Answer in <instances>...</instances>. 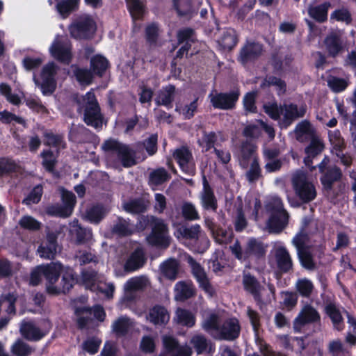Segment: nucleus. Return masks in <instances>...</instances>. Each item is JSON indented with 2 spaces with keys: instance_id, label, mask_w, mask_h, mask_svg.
I'll list each match as a JSON object with an SVG mask.
<instances>
[{
  "instance_id": "423d86ee",
  "label": "nucleus",
  "mask_w": 356,
  "mask_h": 356,
  "mask_svg": "<svg viewBox=\"0 0 356 356\" xmlns=\"http://www.w3.org/2000/svg\"><path fill=\"white\" fill-rule=\"evenodd\" d=\"M102 148L105 152H115L124 168H130L136 164L135 160L136 152L128 145L110 138L104 141Z\"/></svg>"
},
{
  "instance_id": "f3484780",
  "label": "nucleus",
  "mask_w": 356,
  "mask_h": 356,
  "mask_svg": "<svg viewBox=\"0 0 356 356\" xmlns=\"http://www.w3.org/2000/svg\"><path fill=\"white\" fill-rule=\"evenodd\" d=\"M241 325L236 318L226 320L218 330L219 339L226 341H234L240 335Z\"/></svg>"
},
{
  "instance_id": "ddd939ff",
  "label": "nucleus",
  "mask_w": 356,
  "mask_h": 356,
  "mask_svg": "<svg viewBox=\"0 0 356 356\" xmlns=\"http://www.w3.org/2000/svg\"><path fill=\"white\" fill-rule=\"evenodd\" d=\"M163 350L169 356H191V350L188 346L179 344L177 338L171 335H164L162 337Z\"/></svg>"
},
{
  "instance_id": "69168bd1",
  "label": "nucleus",
  "mask_w": 356,
  "mask_h": 356,
  "mask_svg": "<svg viewBox=\"0 0 356 356\" xmlns=\"http://www.w3.org/2000/svg\"><path fill=\"white\" fill-rule=\"evenodd\" d=\"M19 226L27 230L37 231L41 227V222L31 216H24L19 221Z\"/></svg>"
},
{
  "instance_id": "6ab92c4d",
  "label": "nucleus",
  "mask_w": 356,
  "mask_h": 356,
  "mask_svg": "<svg viewBox=\"0 0 356 356\" xmlns=\"http://www.w3.org/2000/svg\"><path fill=\"white\" fill-rule=\"evenodd\" d=\"M57 235L54 232H49L47 234L46 241L41 243L38 252L40 257L48 259H54L57 253Z\"/></svg>"
},
{
  "instance_id": "c9c22d12",
  "label": "nucleus",
  "mask_w": 356,
  "mask_h": 356,
  "mask_svg": "<svg viewBox=\"0 0 356 356\" xmlns=\"http://www.w3.org/2000/svg\"><path fill=\"white\" fill-rule=\"evenodd\" d=\"M112 232L113 234L120 237L129 236L134 233V228L130 222V220L118 217L117 221L113 225Z\"/></svg>"
},
{
  "instance_id": "e433bc0d",
  "label": "nucleus",
  "mask_w": 356,
  "mask_h": 356,
  "mask_svg": "<svg viewBox=\"0 0 356 356\" xmlns=\"http://www.w3.org/2000/svg\"><path fill=\"white\" fill-rule=\"evenodd\" d=\"M320 321L318 312L312 306H307L301 314L296 319L295 327L297 324L304 325L308 323H316Z\"/></svg>"
},
{
  "instance_id": "5fc2aeb1",
  "label": "nucleus",
  "mask_w": 356,
  "mask_h": 356,
  "mask_svg": "<svg viewBox=\"0 0 356 356\" xmlns=\"http://www.w3.org/2000/svg\"><path fill=\"white\" fill-rule=\"evenodd\" d=\"M24 102L26 106L34 113L49 114L48 109L38 97H26L24 98Z\"/></svg>"
},
{
  "instance_id": "1a4fd4ad",
  "label": "nucleus",
  "mask_w": 356,
  "mask_h": 356,
  "mask_svg": "<svg viewBox=\"0 0 356 356\" xmlns=\"http://www.w3.org/2000/svg\"><path fill=\"white\" fill-rule=\"evenodd\" d=\"M323 44L327 56L335 58L342 54L346 47V42L341 31L330 32L323 40Z\"/></svg>"
},
{
  "instance_id": "a211bd4d",
  "label": "nucleus",
  "mask_w": 356,
  "mask_h": 356,
  "mask_svg": "<svg viewBox=\"0 0 356 356\" xmlns=\"http://www.w3.org/2000/svg\"><path fill=\"white\" fill-rule=\"evenodd\" d=\"M202 191L201 193V204L204 210L216 212L218 209V201L214 191L210 186L205 175L202 176Z\"/></svg>"
},
{
  "instance_id": "412c9836",
  "label": "nucleus",
  "mask_w": 356,
  "mask_h": 356,
  "mask_svg": "<svg viewBox=\"0 0 356 356\" xmlns=\"http://www.w3.org/2000/svg\"><path fill=\"white\" fill-rule=\"evenodd\" d=\"M104 116L101 113L100 106H85L83 121L90 127L99 131L102 129Z\"/></svg>"
},
{
  "instance_id": "603ef678",
  "label": "nucleus",
  "mask_w": 356,
  "mask_h": 356,
  "mask_svg": "<svg viewBox=\"0 0 356 356\" xmlns=\"http://www.w3.org/2000/svg\"><path fill=\"white\" fill-rule=\"evenodd\" d=\"M218 140V136L214 131L207 132L204 131L202 132V137L201 140H198L200 146L202 147L203 152L210 151L211 149L216 148L215 145Z\"/></svg>"
},
{
  "instance_id": "2eb2a0df",
  "label": "nucleus",
  "mask_w": 356,
  "mask_h": 356,
  "mask_svg": "<svg viewBox=\"0 0 356 356\" xmlns=\"http://www.w3.org/2000/svg\"><path fill=\"white\" fill-rule=\"evenodd\" d=\"M320 181L323 190L330 193L336 182L340 181L343 177V173L339 167L336 165H328L325 171L321 173Z\"/></svg>"
},
{
  "instance_id": "de8ad7c7",
  "label": "nucleus",
  "mask_w": 356,
  "mask_h": 356,
  "mask_svg": "<svg viewBox=\"0 0 356 356\" xmlns=\"http://www.w3.org/2000/svg\"><path fill=\"white\" fill-rule=\"evenodd\" d=\"M220 327V316L216 313L209 314L202 321V329L209 334H212L213 332H218Z\"/></svg>"
},
{
  "instance_id": "a878e982",
  "label": "nucleus",
  "mask_w": 356,
  "mask_h": 356,
  "mask_svg": "<svg viewBox=\"0 0 356 356\" xmlns=\"http://www.w3.org/2000/svg\"><path fill=\"white\" fill-rule=\"evenodd\" d=\"M176 88L174 85L169 84L163 87L159 92L155 102L158 106H164L168 109L172 108V102L175 100Z\"/></svg>"
},
{
  "instance_id": "f257e3e1",
  "label": "nucleus",
  "mask_w": 356,
  "mask_h": 356,
  "mask_svg": "<svg viewBox=\"0 0 356 356\" xmlns=\"http://www.w3.org/2000/svg\"><path fill=\"white\" fill-rule=\"evenodd\" d=\"M140 223L145 228L151 227V232L147 236V243L154 247L166 249L170 244L168 227L163 220L154 216H142Z\"/></svg>"
},
{
  "instance_id": "c85d7f7f",
  "label": "nucleus",
  "mask_w": 356,
  "mask_h": 356,
  "mask_svg": "<svg viewBox=\"0 0 356 356\" xmlns=\"http://www.w3.org/2000/svg\"><path fill=\"white\" fill-rule=\"evenodd\" d=\"M21 332L26 339L31 341H38L47 334L31 323H24L21 327Z\"/></svg>"
},
{
  "instance_id": "bb28decb",
  "label": "nucleus",
  "mask_w": 356,
  "mask_h": 356,
  "mask_svg": "<svg viewBox=\"0 0 356 356\" xmlns=\"http://www.w3.org/2000/svg\"><path fill=\"white\" fill-rule=\"evenodd\" d=\"M257 147L250 142H243L241 145L239 154V163L242 168H247L251 159L258 156Z\"/></svg>"
},
{
  "instance_id": "0e129e2a",
  "label": "nucleus",
  "mask_w": 356,
  "mask_h": 356,
  "mask_svg": "<svg viewBox=\"0 0 356 356\" xmlns=\"http://www.w3.org/2000/svg\"><path fill=\"white\" fill-rule=\"evenodd\" d=\"M41 156L43 159L42 165L44 168L49 172H53L57 162L53 152L50 149L43 150Z\"/></svg>"
},
{
  "instance_id": "774afa93",
  "label": "nucleus",
  "mask_w": 356,
  "mask_h": 356,
  "mask_svg": "<svg viewBox=\"0 0 356 356\" xmlns=\"http://www.w3.org/2000/svg\"><path fill=\"white\" fill-rule=\"evenodd\" d=\"M42 193V185L38 184L33 188L26 197L24 198L23 203L26 204H38L41 200Z\"/></svg>"
},
{
  "instance_id": "13d9d810",
  "label": "nucleus",
  "mask_w": 356,
  "mask_h": 356,
  "mask_svg": "<svg viewBox=\"0 0 356 356\" xmlns=\"http://www.w3.org/2000/svg\"><path fill=\"white\" fill-rule=\"evenodd\" d=\"M297 253L300 264L303 268L307 270H314L316 268L313 256L309 248L297 251Z\"/></svg>"
},
{
  "instance_id": "3c124183",
  "label": "nucleus",
  "mask_w": 356,
  "mask_h": 356,
  "mask_svg": "<svg viewBox=\"0 0 356 356\" xmlns=\"http://www.w3.org/2000/svg\"><path fill=\"white\" fill-rule=\"evenodd\" d=\"M177 323L179 325L187 327H192L195 325L196 318L195 315L189 310L179 308L177 310Z\"/></svg>"
},
{
  "instance_id": "20e7f679",
  "label": "nucleus",
  "mask_w": 356,
  "mask_h": 356,
  "mask_svg": "<svg viewBox=\"0 0 356 356\" xmlns=\"http://www.w3.org/2000/svg\"><path fill=\"white\" fill-rule=\"evenodd\" d=\"M68 30L72 38L88 40L93 38L97 25L90 16L81 15L69 25Z\"/></svg>"
},
{
  "instance_id": "58836bf2",
  "label": "nucleus",
  "mask_w": 356,
  "mask_h": 356,
  "mask_svg": "<svg viewBox=\"0 0 356 356\" xmlns=\"http://www.w3.org/2000/svg\"><path fill=\"white\" fill-rule=\"evenodd\" d=\"M106 210L100 204L92 205L86 210V218L91 223L99 224L106 216Z\"/></svg>"
},
{
  "instance_id": "c756f323",
  "label": "nucleus",
  "mask_w": 356,
  "mask_h": 356,
  "mask_svg": "<svg viewBox=\"0 0 356 356\" xmlns=\"http://www.w3.org/2000/svg\"><path fill=\"white\" fill-rule=\"evenodd\" d=\"M162 275L169 280H175L179 270V263L175 258H170L161 264Z\"/></svg>"
},
{
  "instance_id": "f8f14e48",
  "label": "nucleus",
  "mask_w": 356,
  "mask_h": 356,
  "mask_svg": "<svg viewBox=\"0 0 356 356\" xmlns=\"http://www.w3.org/2000/svg\"><path fill=\"white\" fill-rule=\"evenodd\" d=\"M173 157L178 163L180 169L188 175L195 173V164L191 151L186 146H181L175 149Z\"/></svg>"
},
{
  "instance_id": "7ed1b4c3",
  "label": "nucleus",
  "mask_w": 356,
  "mask_h": 356,
  "mask_svg": "<svg viewBox=\"0 0 356 356\" xmlns=\"http://www.w3.org/2000/svg\"><path fill=\"white\" fill-rule=\"evenodd\" d=\"M268 245L258 238H250L243 249L238 241L230 247L232 253L240 261L250 259H261L266 256Z\"/></svg>"
},
{
  "instance_id": "4d7b16f0",
  "label": "nucleus",
  "mask_w": 356,
  "mask_h": 356,
  "mask_svg": "<svg viewBox=\"0 0 356 356\" xmlns=\"http://www.w3.org/2000/svg\"><path fill=\"white\" fill-rule=\"evenodd\" d=\"M327 83L332 91L336 93L344 91L348 86V81L346 79L332 75L327 77Z\"/></svg>"
},
{
  "instance_id": "473e14b6",
  "label": "nucleus",
  "mask_w": 356,
  "mask_h": 356,
  "mask_svg": "<svg viewBox=\"0 0 356 356\" xmlns=\"http://www.w3.org/2000/svg\"><path fill=\"white\" fill-rule=\"evenodd\" d=\"M296 139L302 142L305 139H310L316 136L315 129L313 128L311 122L305 120L299 122L295 129Z\"/></svg>"
},
{
  "instance_id": "e2e57ef3",
  "label": "nucleus",
  "mask_w": 356,
  "mask_h": 356,
  "mask_svg": "<svg viewBox=\"0 0 356 356\" xmlns=\"http://www.w3.org/2000/svg\"><path fill=\"white\" fill-rule=\"evenodd\" d=\"M310 143L305 147V152L307 155L315 157L322 152L324 145L316 136L310 138Z\"/></svg>"
},
{
  "instance_id": "f03ea898",
  "label": "nucleus",
  "mask_w": 356,
  "mask_h": 356,
  "mask_svg": "<svg viewBox=\"0 0 356 356\" xmlns=\"http://www.w3.org/2000/svg\"><path fill=\"white\" fill-rule=\"evenodd\" d=\"M266 210L270 213L267 222L269 232L280 233L286 227L289 220V214L284 209L281 198L273 197L266 204Z\"/></svg>"
},
{
  "instance_id": "bf43d9fd",
  "label": "nucleus",
  "mask_w": 356,
  "mask_h": 356,
  "mask_svg": "<svg viewBox=\"0 0 356 356\" xmlns=\"http://www.w3.org/2000/svg\"><path fill=\"white\" fill-rule=\"evenodd\" d=\"M61 199L64 209L71 216L76 205V200L75 195L67 190L63 189Z\"/></svg>"
},
{
  "instance_id": "cd10ccee",
  "label": "nucleus",
  "mask_w": 356,
  "mask_h": 356,
  "mask_svg": "<svg viewBox=\"0 0 356 356\" xmlns=\"http://www.w3.org/2000/svg\"><path fill=\"white\" fill-rule=\"evenodd\" d=\"M81 0H60L56 5V10L63 19L67 18L79 10Z\"/></svg>"
},
{
  "instance_id": "b1692460",
  "label": "nucleus",
  "mask_w": 356,
  "mask_h": 356,
  "mask_svg": "<svg viewBox=\"0 0 356 356\" xmlns=\"http://www.w3.org/2000/svg\"><path fill=\"white\" fill-rule=\"evenodd\" d=\"M49 51L51 56L62 63L68 65L72 60V54L71 48L65 46L60 41L53 42L49 48Z\"/></svg>"
},
{
  "instance_id": "ea45409f",
  "label": "nucleus",
  "mask_w": 356,
  "mask_h": 356,
  "mask_svg": "<svg viewBox=\"0 0 356 356\" xmlns=\"http://www.w3.org/2000/svg\"><path fill=\"white\" fill-rule=\"evenodd\" d=\"M127 9L134 20L143 19L146 11L145 5L140 0H125Z\"/></svg>"
},
{
  "instance_id": "09e8293b",
  "label": "nucleus",
  "mask_w": 356,
  "mask_h": 356,
  "mask_svg": "<svg viewBox=\"0 0 356 356\" xmlns=\"http://www.w3.org/2000/svg\"><path fill=\"white\" fill-rule=\"evenodd\" d=\"M35 349L22 339H17L10 347L14 356H30Z\"/></svg>"
},
{
  "instance_id": "37998d69",
  "label": "nucleus",
  "mask_w": 356,
  "mask_h": 356,
  "mask_svg": "<svg viewBox=\"0 0 356 356\" xmlns=\"http://www.w3.org/2000/svg\"><path fill=\"white\" fill-rule=\"evenodd\" d=\"M247 181L250 183H255L259 179L263 178L262 170L259 164V156H254L249 169L245 174Z\"/></svg>"
},
{
  "instance_id": "c03bdc74",
  "label": "nucleus",
  "mask_w": 356,
  "mask_h": 356,
  "mask_svg": "<svg viewBox=\"0 0 356 356\" xmlns=\"http://www.w3.org/2000/svg\"><path fill=\"white\" fill-rule=\"evenodd\" d=\"M76 316L83 314L91 315L93 314L94 317L99 321H104L106 317V312L102 306L97 305L91 308L90 307H76L74 312Z\"/></svg>"
},
{
  "instance_id": "2f4dec72",
  "label": "nucleus",
  "mask_w": 356,
  "mask_h": 356,
  "mask_svg": "<svg viewBox=\"0 0 356 356\" xmlns=\"http://www.w3.org/2000/svg\"><path fill=\"white\" fill-rule=\"evenodd\" d=\"M81 278L83 283L88 289L92 291H99L103 292V291L97 284L99 281L98 272L92 268L85 269L81 272Z\"/></svg>"
},
{
  "instance_id": "338daca9",
  "label": "nucleus",
  "mask_w": 356,
  "mask_h": 356,
  "mask_svg": "<svg viewBox=\"0 0 356 356\" xmlns=\"http://www.w3.org/2000/svg\"><path fill=\"white\" fill-rule=\"evenodd\" d=\"M76 282V278L72 272H65L63 273L61 279L60 293H67L74 286Z\"/></svg>"
},
{
  "instance_id": "39448f33",
  "label": "nucleus",
  "mask_w": 356,
  "mask_h": 356,
  "mask_svg": "<svg viewBox=\"0 0 356 356\" xmlns=\"http://www.w3.org/2000/svg\"><path fill=\"white\" fill-rule=\"evenodd\" d=\"M292 186L296 196L302 204L309 203L316 197L315 186L308 180L304 172L297 173L293 177Z\"/></svg>"
},
{
  "instance_id": "9b49d317",
  "label": "nucleus",
  "mask_w": 356,
  "mask_h": 356,
  "mask_svg": "<svg viewBox=\"0 0 356 356\" xmlns=\"http://www.w3.org/2000/svg\"><path fill=\"white\" fill-rule=\"evenodd\" d=\"M240 92L237 90H233L227 92H218L214 95L211 94V103L214 108L221 110H232L236 107V104L239 99Z\"/></svg>"
},
{
  "instance_id": "6e6d98bb",
  "label": "nucleus",
  "mask_w": 356,
  "mask_h": 356,
  "mask_svg": "<svg viewBox=\"0 0 356 356\" xmlns=\"http://www.w3.org/2000/svg\"><path fill=\"white\" fill-rule=\"evenodd\" d=\"M17 165L14 160L5 156L0 157V178L17 172Z\"/></svg>"
},
{
  "instance_id": "6e6552de",
  "label": "nucleus",
  "mask_w": 356,
  "mask_h": 356,
  "mask_svg": "<svg viewBox=\"0 0 356 356\" xmlns=\"http://www.w3.org/2000/svg\"><path fill=\"white\" fill-rule=\"evenodd\" d=\"M188 262L191 268V273L198 283L199 288L209 296L213 297L216 295V290L204 268L191 257H189Z\"/></svg>"
},
{
  "instance_id": "7c9ffc66",
  "label": "nucleus",
  "mask_w": 356,
  "mask_h": 356,
  "mask_svg": "<svg viewBox=\"0 0 356 356\" xmlns=\"http://www.w3.org/2000/svg\"><path fill=\"white\" fill-rule=\"evenodd\" d=\"M331 3L329 1L323 2L321 4L311 6L308 9L309 15L316 22L323 23L327 19V13Z\"/></svg>"
},
{
  "instance_id": "864d4df0",
  "label": "nucleus",
  "mask_w": 356,
  "mask_h": 356,
  "mask_svg": "<svg viewBox=\"0 0 356 356\" xmlns=\"http://www.w3.org/2000/svg\"><path fill=\"white\" fill-rule=\"evenodd\" d=\"M159 38V28L157 23L152 22L146 26L145 29V38L146 42L150 46H156Z\"/></svg>"
},
{
  "instance_id": "79ce46f5",
  "label": "nucleus",
  "mask_w": 356,
  "mask_h": 356,
  "mask_svg": "<svg viewBox=\"0 0 356 356\" xmlns=\"http://www.w3.org/2000/svg\"><path fill=\"white\" fill-rule=\"evenodd\" d=\"M72 137L75 143L82 144L95 143L97 136L89 129L82 126L74 131Z\"/></svg>"
},
{
  "instance_id": "f704fd0d",
  "label": "nucleus",
  "mask_w": 356,
  "mask_h": 356,
  "mask_svg": "<svg viewBox=\"0 0 356 356\" xmlns=\"http://www.w3.org/2000/svg\"><path fill=\"white\" fill-rule=\"evenodd\" d=\"M171 179L170 174L163 167L153 170L149 175L148 184L150 186H159Z\"/></svg>"
},
{
  "instance_id": "393cba45",
  "label": "nucleus",
  "mask_w": 356,
  "mask_h": 356,
  "mask_svg": "<svg viewBox=\"0 0 356 356\" xmlns=\"http://www.w3.org/2000/svg\"><path fill=\"white\" fill-rule=\"evenodd\" d=\"M277 268L283 273H289L293 268V262L289 252L284 247H280L275 252Z\"/></svg>"
},
{
  "instance_id": "dca6fc26",
  "label": "nucleus",
  "mask_w": 356,
  "mask_h": 356,
  "mask_svg": "<svg viewBox=\"0 0 356 356\" xmlns=\"http://www.w3.org/2000/svg\"><path fill=\"white\" fill-rule=\"evenodd\" d=\"M242 284L244 290L252 296L257 304L259 305L262 303V286L254 275L249 272H244L243 274Z\"/></svg>"
},
{
  "instance_id": "a19ab883",
  "label": "nucleus",
  "mask_w": 356,
  "mask_h": 356,
  "mask_svg": "<svg viewBox=\"0 0 356 356\" xmlns=\"http://www.w3.org/2000/svg\"><path fill=\"white\" fill-rule=\"evenodd\" d=\"M131 326L130 318L126 316L118 318L112 324V331L118 337L126 336Z\"/></svg>"
},
{
  "instance_id": "680f3d73",
  "label": "nucleus",
  "mask_w": 356,
  "mask_h": 356,
  "mask_svg": "<svg viewBox=\"0 0 356 356\" xmlns=\"http://www.w3.org/2000/svg\"><path fill=\"white\" fill-rule=\"evenodd\" d=\"M276 86L279 91L284 93L286 90V82L279 77L273 75H267L263 82L261 83V87H270Z\"/></svg>"
},
{
  "instance_id": "9d476101",
  "label": "nucleus",
  "mask_w": 356,
  "mask_h": 356,
  "mask_svg": "<svg viewBox=\"0 0 356 356\" xmlns=\"http://www.w3.org/2000/svg\"><path fill=\"white\" fill-rule=\"evenodd\" d=\"M264 52V45L259 42L247 40L241 48L237 60L243 65L254 63Z\"/></svg>"
},
{
  "instance_id": "0eeeda50",
  "label": "nucleus",
  "mask_w": 356,
  "mask_h": 356,
  "mask_svg": "<svg viewBox=\"0 0 356 356\" xmlns=\"http://www.w3.org/2000/svg\"><path fill=\"white\" fill-rule=\"evenodd\" d=\"M43 277L47 281L46 291L50 295H59L60 289L54 284L58 280L63 269V266L60 263L51 262L49 264L41 265Z\"/></svg>"
},
{
  "instance_id": "4be33fe9",
  "label": "nucleus",
  "mask_w": 356,
  "mask_h": 356,
  "mask_svg": "<svg viewBox=\"0 0 356 356\" xmlns=\"http://www.w3.org/2000/svg\"><path fill=\"white\" fill-rule=\"evenodd\" d=\"M196 295V289L191 280L179 281L175 285V300L184 302Z\"/></svg>"
},
{
  "instance_id": "aec40b11",
  "label": "nucleus",
  "mask_w": 356,
  "mask_h": 356,
  "mask_svg": "<svg viewBox=\"0 0 356 356\" xmlns=\"http://www.w3.org/2000/svg\"><path fill=\"white\" fill-rule=\"evenodd\" d=\"M147 261L145 252L142 247H137L131 253L124 264L127 272H134L144 266Z\"/></svg>"
},
{
  "instance_id": "49530a36",
  "label": "nucleus",
  "mask_w": 356,
  "mask_h": 356,
  "mask_svg": "<svg viewBox=\"0 0 356 356\" xmlns=\"http://www.w3.org/2000/svg\"><path fill=\"white\" fill-rule=\"evenodd\" d=\"M325 311L331 319L334 328L337 330H341L343 329V317L336 305L333 303H329L325 306Z\"/></svg>"
},
{
  "instance_id": "5701e85b",
  "label": "nucleus",
  "mask_w": 356,
  "mask_h": 356,
  "mask_svg": "<svg viewBox=\"0 0 356 356\" xmlns=\"http://www.w3.org/2000/svg\"><path fill=\"white\" fill-rule=\"evenodd\" d=\"M147 319L154 325L165 326L170 321V314L164 306L155 305L149 309Z\"/></svg>"
},
{
  "instance_id": "052dcab7",
  "label": "nucleus",
  "mask_w": 356,
  "mask_h": 356,
  "mask_svg": "<svg viewBox=\"0 0 356 356\" xmlns=\"http://www.w3.org/2000/svg\"><path fill=\"white\" fill-rule=\"evenodd\" d=\"M182 217L188 221L199 220L200 216L195 205L190 202H186L181 206Z\"/></svg>"
},
{
  "instance_id": "8fccbe9b",
  "label": "nucleus",
  "mask_w": 356,
  "mask_h": 356,
  "mask_svg": "<svg viewBox=\"0 0 356 356\" xmlns=\"http://www.w3.org/2000/svg\"><path fill=\"white\" fill-rule=\"evenodd\" d=\"M238 43L236 31L232 28L225 29L221 38V45L224 49L231 50Z\"/></svg>"
},
{
  "instance_id": "4468645a",
  "label": "nucleus",
  "mask_w": 356,
  "mask_h": 356,
  "mask_svg": "<svg viewBox=\"0 0 356 356\" xmlns=\"http://www.w3.org/2000/svg\"><path fill=\"white\" fill-rule=\"evenodd\" d=\"M283 119L280 123L282 128L286 129L292 123L301 118H303L307 111L305 105H302L298 107L297 104L290 103L289 104H284L283 106Z\"/></svg>"
},
{
  "instance_id": "a18cd8bd",
  "label": "nucleus",
  "mask_w": 356,
  "mask_h": 356,
  "mask_svg": "<svg viewBox=\"0 0 356 356\" xmlns=\"http://www.w3.org/2000/svg\"><path fill=\"white\" fill-rule=\"evenodd\" d=\"M16 296L11 293L0 296V314L6 312L8 314H15L16 312Z\"/></svg>"
},
{
  "instance_id": "72a5a7b5",
  "label": "nucleus",
  "mask_w": 356,
  "mask_h": 356,
  "mask_svg": "<svg viewBox=\"0 0 356 356\" xmlns=\"http://www.w3.org/2000/svg\"><path fill=\"white\" fill-rule=\"evenodd\" d=\"M109 65L107 58L100 54L95 55L90 59V70L95 75L99 77L104 76Z\"/></svg>"
},
{
  "instance_id": "4c0bfd02",
  "label": "nucleus",
  "mask_w": 356,
  "mask_h": 356,
  "mask_svg": "<svg viewBox=\"0 0 356 356\" xmlns=\"http://www.w3.org/2000/svg\"><path fill=\"white\" fill-rule=\"evenodd\" d=\"M123 209L129 213L140 214L147 211V204L144 199L138 197L124 202L123 204Z\"/></svg>"
}]
</instances>
